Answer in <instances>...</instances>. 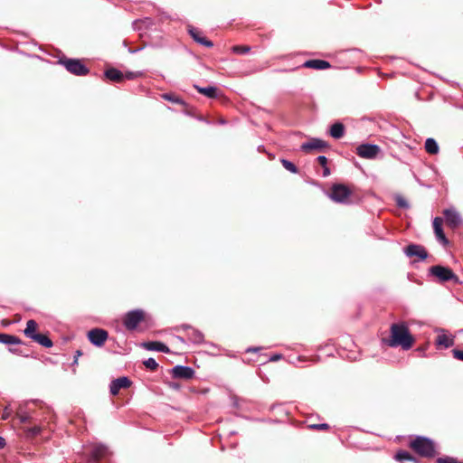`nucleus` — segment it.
<instances>
[{
    "label": "nucleus",
    "instance_id": "8",
    "mask_svg": "<svg viewBox=\"0 0 463 463\" xmlns=\"http://www.w3.org/2000/svg\"><path fill=\"white\" fill-rule=\"evenodd\" d=\"M145 319L144 311L137 309L128 312L124 318V326L128 330L135 329Z\"/></svg>",
    "mask_w": 463,
    "mask_h": 463
},
{
    "label": "nucleus",
    "instance_id": "47",
    "mask_svg": "<svg viewBox=\"0 0 463 463\" xmlns=\"http://www.w3.org/2000/svg\"><path fill=\"white\" fill-rule=\"evenodd\" d=\"M20 320V317H15L14 321Z\"/></svg>",
    "mask_w": 463,
    "mask_h": 463
},
{
    "label": "nucleus",
    "instance_id": "43",
    "mask_svg": "<svg viewBox=\"0 0 463 463\" xmlns=\"http://www.w3.org/2000/svg\"><path fill=\"white\" fill-rule=\"evenodd\" d=\"M2 324H3L4 326H7V325H9V322H8V321H6V320H3V321H2Z\"/></svg>",
    "mask_w": 463,
    "mask_h": 463
},
{
    "label": "nucleus",
    "instance_id": "25",
    "mask_svg": "<svg viewBox=\"0 0 463 463\" xmlns=\"http://www.w3.org/2000/svg\"><path fill=\"white\" fill-rule=\"evenodd\" d=\"M425 150L430 155L439 153V146L435 139L430 137L425 141Z\"/></svg>",
    "mask_w": 463,
    "mask_h": 463
},
{
    "label": "nucleus",
    "instance_id": "28",
    "mask_svg": "<svg viewBox=\"0 0 463 463\" xmlns=\"http://www.w3.org/2000/svg\"><path fill=\"white\" fill-rule=\"evenodd\" d=\"M317 161L323 167V174H322V175L324 177L328 176L330 175V169L327 166V158L325 156H319L317 158Z\"/></svg>",
    "mask_w": 463,
    "mask_h": 463
},
{
    "label": "nucleus",
    "instance_id": "44",
    "mask_svg": "<svg viewBox=\"0 0 463 463\" xmlns=\"http://www.w3.org/2000/svg\"><path fill=\"white\" fill-rule=\"evenodd\" d=\"M278 359H279V355H275V356L272 358V360H275V361H276V360H278Z\"/></svg>",
    "mask_w": 463,
    "mask_h": 463
},
{
    "label": "nucleus",
    "instance_id": "9",
    "mask_svg": "<svg viewBox=\"0 0 463 463\" xmlns=\"http://www.w3.org/2000/svg\"><path fill=\"white\" fill-rule=\"evenodd\" d=\"M108 337V332L101 328H93L88 332V338L90 342L99 347L105 344Z\"/></svg>",
    "mask_w": 463,
    "mask_h": 463
},
{
    "label": "nucleus",
    "instance_id": "23",
    "mask_svg": "<svg viewBox=\"0 0 463 463\" xmlns=\"http://www.w3.org/2000/svg\"><path fill=\"white\" fill-rule=\"evenodd\" d=\"M194 88L200 94L206 96L207 98L214 99L218 96V89L214 86L200 87L194 85Z\"/></svg>",
    "mask_w": 463,
    "mask_h": 463
},
{
    "label": "nucleus",
    "instance_id": "27",
    "mask_svg": "<svg viewBox=\"0 0 463 463\" xmlns=\"http://www.w3.org/2000/svg\"><path fill=\"white\" fill-rule=\"evenodd\" d=\"M20 342L19 338L16 336L7 335V334H0V343L6 345H14L18 344Z\"/></svg>",
    "mask_w": 463,
    "mask_h": 463
},
{
    "label": "nucleus",
    "instance_id": "40",
    "mask_svg": "<svg viewBox=\"0 0 463 463\" xmlns=\"http://www.w3.org/2000/svg\"><path fill=\"white\" fill-rule=\"evenodd\" d=\"M81 354H82L81 351L78 350V351L76 352V355H75L74 363H77V361H78V357H80Z\"/></svg>",
    "mask_w": 463,
    "mask_h": 463
},
{
    "label": "nucleus",
    "instance_id": "15",
    "mask_svg": "<svg viewBox=\"0 0 463 463\" xmlns=\"http://www.w3.org/2000/svg\"><path fill=\"white\" fill-rule=\"evenodd\" d=\"M327 146L326 142L319 138H312L308 142L301 145V150L304 152H310L312 150L321 151Z\"/></svg>",
    "mask_w": 463,
    "mask_h": 463
},
{
    "label": "nucleus",
    "instance_id": "18",
    "mask_svg": "<svg viewBox=\"0 0 463 463\" xmlns=\"http://www.w3.org/2000/svg\"><path fill=\"white\" fill-rule=\"evenodd\" d=\"M302 67L314 70H326L331 67L330 63L324 60H308L306 61Z\"/></svg>",
    "mask_w": 463,
    "mask_h": 463
},
{
    "label": "nucleus",
    "instance_id": "13",
    "mask_svg": "<svg viewBox=\"0 0 463 463\" xmlns=\"http://www.w3.org/2000/svg\"><path fill=\"white\" fill-rule=\"evenodd\" d=\"M174 378L190 380L194 375V370L188 366L176 365L172 369Z\"/></svg>",
    "mask_w": 463,
    "mask_h": 463
},
{
    "label": "nucleus",
    "instance_id": "21",
    "mask_svg": "<svg viewBox=\"0 0 463 463\" xmlns=\"http://www.w3.org/2000/svg\"><path fill=\"white\" fill-rule=\"evenodd\" d=\"M440 331L444 332V330H440ZM435 343L439 346H443L444 348H449V347L454 345V339H453V337L442 333V334H439L437 335Z\"/></svg>",
    "mask_w": 463,
    "mask_h": 463
},
{
    "label": "nucleus",
    "instance_id": "41",
    "mask_svg": "<svg viewBox=\"0 0 463 463\" xmlns=\"http://www.w3.org/2000/svg\"><path fill=\"white\" fill-rule=\"evenodd\" d=\"M5 446V441L3 438L0 437V449Z\"/></svg>",
    "mask_w": 463,
    "mask_h": 463
},
{
    "label": "nucleus",
    "instance_id": "42",
    "mask_svg": "<svg viewBox=\"0 0 463 463\" xmlns=\"http://www.w3.org/2000/svg\"><path fill=\"white\" fill-rule=\"evenodd\" d=\"M8 417H9V413H8V412H6V411H5V412L3 414V416H2V418H3L4 420L8 419Z\"/></svg>",
    "mask_w": 463,
    "mask_h": 463
},
{
    "label": "nucleus",
    "instance_id": "2",
    "mask_svg": "<svg viewBox=\"0 0 463 463\" xmlns=\"http://www.w3.org/2000/svg\"><path fill=\"white\" fill-rule=\"evenodd\" d=\"M409 447L419 456L431 458L437 455L434 442L426 437L418 436L410 441Z\"/></svg>",
    "mask_w": 463,
    "mask_h": 463
},
{
    "label": "nucleus",
    "instance_id": "22",
    "mask_svg": "<svg viewBox=\"0 0 463 463\" xmlns=\"http://www.w3.org/2000/svg\"><path fill=\"white\" fill-rule=\"evenodd\" d=\"M144 346L147 350L158 351L163 353H169L170 350L164 343L157 341H151L144 344Z\"/></svg>",
    "mask_w": 463,
    "mask_h": 463
},
{
    "label": "nucleus",
    "instance_id": "19",
    "mask_svg": "<svg viewBox=\"0 0 463 463\" xmlns=\"http://www.w3.org/2000/svg\"><path fill=\"white\" fill-rule=\"evenodd\" d=\"M29 419L28 412L25 406H19L16 410L15 417L13 419V424L14 427L19 424H25Z\"/></svg>",
    "mask_w": 463,
    "mask_h": 463
},
{
    "label": "nucleus",
    "instance_id": "16",
    "mask_svg": "<svg viewBox=\"0 0 463 463\" xmlns=\"http://www.w3.org/2000/svg\"><path fill=\"white\" fill-rule=\"evenodd\" d=\"M188 32H189V34L191 35V37L196 43H200L201 45H203V46H206V47H209V48L213 46V42L208 40V39H206L203 35V33L198 28L190 26L189 29H188Z\"/></svg>",
    "mask_w": 463,
    "mask_h": 463
},
{
    "label": "nucleus",
    "instance_id": "45",
    "mask_svg": "<svg viewBox=\"0 0 463 463\" xmlns=\"http://www.w3.org/2000/svg\"><path fill=\"white\" fill-rule=\"evenodd\" d=\"M20 320V317H15L14 321Z\"/></svg>",
    "mask_w": 463,
    "mask_h": 463
},
{
    "label": "nucleus",
    "instance_id": "5",
    "mask_svg": "<svg viewBox=\"0 0 463 463\" xmlns=\"http://www.w3.org/2000/svg\"><path fill=\"white\" fill-rule=\"evenodd\" d=\"M59 63L63 65L69 72L77 76L87 75L90 71L88 67L79 59H60Z\"/></svg>",
    "mask_w": 463,
    "mask_h": 463
},
{
    "label": "nucleus",
    "instance_id": "37",
    "mask_svg": "<svg viewBox=\"0 0 463 463\" xmlns=\"http://www.w3.org/2000/svg\"><path fill=\"white\" fill-rule=\"evenodd\" d=\"M310 428L317 430H327L329 429V425L326 423L313 424L310 425Z\"/></svg>",
    "mask_w": 463,
    "mask_h": 463
},
{
    "label": "nucleus",
    "instance_id": "35",
    "mask_svg": "<svg viewBox=\"0 0 463 463\" xmlns=\"http://www.w3.org/2000/svg\"><path fill=\"white\" fill-rule=\"evenodd\" d=\"M163 98L166 100H169L173 103H181V99H178L177 97L172 95V94H169V93H165L163 95Z\"/></svg>",
    "mask_w": 463,
    "mask_h": 463
},
{
    "label": "nucleus",
    "instance_id": "36",
    "mask_svg": "<svg viewBox=\"0 0 463 463\" xmlns=\"http://www.w3.org/2000/svg\"><path fill=\"white\" fill-rule=\"evenodd\" d=\"M42 431H43V430L41 428V427H38V426H31V430H30V432H31V439L34 437H36L38 434H40Z\"/></svg>",
    "mask_w": 463,
    "mask_h": 463
},
{
    "label": "nucleus",
    "instance_id": "34",
    "mask_svg": "<svg viewBox=\"0 0 463 463\" xmlns=\"http://www.w3.org/2000/svg\"><path fill=\"white\" fill-rule=\"evenodd\" d=\"M396 203L399 207L401 208H403V209H407L409 208V203L408 202L406 201L405 198H403L402 196H397L396 197Z\"/></svg>",
    "mask_w": 463,
    "mask_h": 463
},
{
    "label": "nucleus",
    "instance_id": "12",
    "mask_svg": "<svg viewBox=\"0 0 463 463\" xmlns=\"http://www.w3.org/2000/svg\"><path fill=\"white\" fill-rule=\"evenodd\" d=\"M131 385L132 382L128 377L123 376L111 382L109 391L113 396H116L121 389H128Z\"/></svg>",
    "mask_w": 463,
    "mask_h": 463
},
{
    "label": "nucleus",
    "instance_id": "38",
    "mask_svg": "<svg viewBox=\"0 0 463 463\" xmlns=\"http://www.w3.org/2000/svg\"><path fill=\"white\" fill-rule=\"evenodd\" d=\"M452 354L454 358L463 361V351L458 349H453Z\"/></svg>",
    "mask_w": 463,
    "mask_h": 463
},
{
    "label": "nucleus",
    "instance_id": "3",
    "mask_svg": "<svg viewBox=\"0 0 463 463\" xmlns=\"http://www.w3.org/2000/svg\"><path fill=\"white\" fill-rule=\"evenodd\" d=\"M429 275L435 278L439 282L453 281L454 285L461 283L458 276L449 267L441 265L432 266L429 269Z\"/></svg>",
    "mask_w": 463,
    "mask_h": 463
},
{
    "label": "nucleus",
    "instance_id": "1",
    "mask_svg": "<svg viewBox=\"0 0 463 463\" xmlns=\"http://www.w3.org/2000/svg\"><path fill=\"white\" fill-rule=\"evenodd\" d=\"M414 342V337L404 323L392 324L390 328V338L385 340L387 345L391 347L401 346L404 350L411 348Z\"/></svg>",
    "mask_w": 463,
    "mask_h": 463
},
{
    "label": "nucleus",
    "instance_id": "7",
    "mask_svg": "<svg viewBox=\"0 0 463 463\" xmlns=\"http://www.w3.org/2000/svg\"><path fill=\"white\" fill-rule=\"evenodd\" d=\"M38 325L34 320L31 319V340L38 343L45 348H50L53 345L52 339L47 334H42L37 331Z\"/></svg>",
    "mask_w": 463,
    "mask_h": 463
},
{
    "label": "nucleus",
    "instance_id": "11",
    "mask_svg": "<svg viewBox=\"0 0 463 463\" xmlns=\"http://www.w3.org/2000/svg\"><path fill=\"white\" fill-rule=\"evenodd\" d=\"M380 152V147L373 144H362L357 146L356 154L363 158H374Z\"/></svg>",
    "mask_w": 463,
    "mask_h": 463
},
{
    "label": "nucleus",
    "instance_id": "32",
    "mask_svg": "<svg viewBox=\"0 0 463 463\" xmlns=\"http://www.w3.org/2000/svg\"><path fill=\"white\" fill-rule=\"evenodd\" d=\"M144 365L151 371H156L158 367V364L153 358H148L147 360L144 361Z\"/></svg>",
    "mask_w": 463,
    "mask_h": 463
},
{
    "label": "nucleus",
    "instance_id": "46",
    "mask_svg": "<svg viewBox=\"0 0 463 463\" xmlns=\"http://www.w3.org/2000/svg\"><path fill=\"white\" fill-rule=\"evenodd\" d=\"M20 320V317H15L14 321Z\"/></svg>",
    "mask_w": 463,
    "mask_h": 463
},
{
    "label": "nucleus",
    "instance_id": "17",
    "mask_svg": "<svg viewBox=\"0 0 463 463\" xmlns=\"http://www.w3.org/2000/svg\"><path fill=\"white\" fill-rule=\"evenodd\" d=\"M433 229L438 241H439L444 245L449 243L448 239L446 238L443 230H442V220L439 217H436L433 220Z\"/></svg>",
    "mask_w": 463,
    "mask_h": 463
},
{
    "label": "nucleus",
    "instance_id": "30",
    "mask_svg": "<svg viewBox=\"0 0 463 463\" xmlns=\"http://www.w3.org/2000/svg\"><path fill=\"white\" fill-rule=\"evenodd\" d=\"M281 164L284 166V168L289 171L290 173H298V167L292 162L286 159H281Z\"/></svg>",
    "mask_w": 463,
    "mask_h": 463
},
{
    "label": "nucleus",
    "instance_id": "26",
    "mask_svg": "<svg viewBox=\"0 0 463 463\" xmlns=\"http://www.w3.org/2000/svg\"><path fill=\"white\" fill-rule=\"evenodd\" d=\"M395 459L398 461L411 460L414 463H418V460L415 457L404 450L398 451L395 455Z\"/></svg>",
    "mask_w": 463,
    "mask_h": 463
},
{
    "label": "nucleus",
    "instance_id": "4",
    "mask_svg": "<svg viewBox=\"0 0 463 463\" xmlns=\"http://www.w3.org/2000/svg\"><path fill=\"white\" fill-rule=\"evenodd\" d=\"M111 452L103 444H93L86 455L87 463H103L109 460Z\"/></svg>",
    "mask_w": 463,
    "mask_h": 463
},
{
    "label": "nucleus",
    "instance_id": "10",
    "mask_svg": "<svg viewBox=\"0 0 463 463\" xmlns=\"http://www.w3.org/2000/svg\"><path fill=\"white\" fill-rule=\"evenodd\" d=\"M405 255L409 258L415 257L417 260H424L428 257L425 248L420 244H409L403 250Z\"/></svg>",
    "mask_w": 463,
    "mask_h": 463
},
{
    "label": "nucleus",
    "instance_id": "39",
    "mask_svg": "<svg viewBox=\"0 0 463 463\" xmlns=\"http://www.w3.org/2000/svg\"><path fill=\"white\" fill-rule=\"evenodd\" d=\"M29 333H30V330H29V321H27V323H26V327L24 329V334L26 336H29Z\"/></svg>",
    "mask_w": 463,
    "mask_h": 463
},
{
    "label": "nucleus",
    "instance_id": "29",
    "mask_svg": "<svg viewBox=\"0 0 463 463\" xmlns=\"http://www.w3.org/2000/svg\"><path fill=\"white\" fill-rule=\"evenodd\" d=\"M250 47L247 45H234L232 48V52L236 54H246L250 52Z\"/></svg>",
    "mask_w": 463,
    "mask_h": 463
},
{
    "label": "nucleus",
    "instance_id": "33",
    "mask_svg": "<svg viewBox=\"0 0 463 463\" xmlns=\"http://www.w3.org/2000/svg\"><path fill=\"white\" fill-rule=\"evenodd\" d=\"M184 326V328H187V329H192L193 334H194V342H196V343H200V342H202V341H203V335H202L200 332H198V331H196V330L193 329V328H192L191 326Z\"/></svg>",
    "mask_w": 463,
    "mask_h": 463
},
{
    "label": "nucleus",
    "instance_id": "6",
    "mask_svg": "<svg viewBox=\"0 0 463 463\" xmlns=\"http://www.w3.org/2000/svg\"><path fill=\"white\" fill-rule=\"evenodd\" d=\"M351 194L350 189L346 185L336 184L332 186L329 197L336 203H348Z\"/></svg>",
    "mask_w": 463,
    "mask_h": 463
},
{
    "label": "nucleus",
    "instance_id": "20",
    "mask_svg": "<svg viewBox=\"0 0 463 463\" xmlns=\"http://www.w3.org/2000/svg\"><path fill=\"white\" fill-rule=\"evenodd\" d=\"M104 75L107 79L114 82H120L124 80V73L116 68L106 70Z\"/></svg>",
    "mask_w": 463,
    "mask_h": 463
},
{
    "label": "nucleus",
    "instance_id": "31",
    "mask_svg": "<svg viewBox=\"0 0 463 463\" xmlns=\"http://www.w3.org/2000/svg\"><path fill=\"white\" fill-rule=\"evenodd\" d=\"M141 76H143L142 71H127L126 73H124V80H131Z\"/></svg>",
    "mask_w": 463,
    "mask_h": 463
},
{
    "label": "nucleus",
    "instance_id": "24",
    "mask_svg": "<svg viewBox=\"0 0 463 463\" xmlns=\"http://www.w3.org/2000/svg\"><path fill=\"white\" fill-rule=\"evenodd\" d=\"M345 134V127L342 123L336 122L330 128V135L332 137L339 139Z\"/></svg>",
    "mask_w": 463,
    "mask_h": 463
},
{
    "label": "nucleus",
    "instance_id": "14",
    "mask_svg": "<svg viewBox=\"0 0 463 463\" xmlns=\"http://www.w3.org/2000/svg\"><path fill=\"white\" fill-rule=\"evenodd\" d=\"M444 217L447 225H449L451 228H457L458 227L461 222V217L459 213L455 209H446L444 211Z\"/></svg>",
    "mask_w": 463,
    "mask_h": 463
}]
</instances>
